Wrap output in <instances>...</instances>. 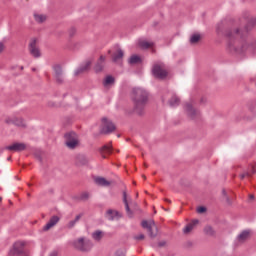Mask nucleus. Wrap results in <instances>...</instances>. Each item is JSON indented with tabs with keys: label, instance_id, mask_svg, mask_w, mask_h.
Returning <instances> with one entry per match:
<instances>
[{
	"label": "nucleus",
	"instance_id": "obj_5",
	"mask_svg": "<svg viewBox=\"0 0 256 256\" xmlns=\"http://www.w3.org/2000/svg\"><path fill=\"white\" fill-rule=\"evenodd\" d=\"M152 74L156 79H165L167 77V70L165 69V64L158 62L153 65Z\"/></svg>",
	"mask_w": 256,
	"mask_h": 256
},
{
	"label": "nucleus",
	"instance_id": "obj_7",
	"mask_svg": "<svg viewBox=\"0 0 256 256\" xmlns=\"http://www.w3.org/2000/svg\"><path fill=\"white\" fill-rule=\"evenodd\" d=\"M115 129L117 128L115 127V124H113L111 120L107 118H102V128L100 130V133H102V135H109V133H113Z\"/></svg>",
	"mask_w": 256,
	"mask_h": 256
},
{
	"label": "nucleus",
	"instance_id": "obj_12",
	"mask_svg": "<svg viewBox=\"0 0 256 256\" xmlns=\"http://www.w3.org/2000/svg\"><path fill=\"white\" fill-rule=\"evenodd\" d=\"M53 69H54V77H55L56 81L58 83H63V81H64L63 69L59 65L54 66Z\"/></svg>",
	"mask_w": 256,
	"mask_h": 256
},
{
	"label": "nucleus",
	"instance_id": "obj_43",
	"mask_svg": "<svg viewBox=\"0 0 256 256\" xmlns=\"http://www.w3.org/2000/svg\"><path fill=\"white\" fill-rule=\"evenodd\" d=\"M250 199H255V196H253V195H250Z\"/></svg>",
	"mask_w": 256,
	"mask_h": 256
},
{
	"label": "nucleus",
	"instance_id": "obj_41",
	"mask_svg": "<svg viewBox=\"0 0 256 256\" xmlns=\"http://www.w3.org/2000/svg\"><path fill=\"white\" fill-rule=\"evenodd\" d=\"M75 33V29H72L71 31H70V35H73Z\"/></svg>",
	"mask_w": 256,
	"mask_h": 256
},
{
	"label": "nucleus",
	"instance_id": "obj_11",
	"mask_svg": "<svg viewBox=\"0 0 256 256\" xmlns=\"http://www.w3.org/2000/svg\"><path fill=\"white\" fill-rule=\"evenodd\" d=\"M185 111L190 119H195V117H199V111L193 109V105L186 103Z\"/></svg>",
	"mask_w": 256,
	"mask_h": 256
},
{
	"label": "nucleus",
	"instance_id": "obj_3",
	"mask_svg": "<svg viewBox=\"0 0 256 256\" xmlns=\"http://www.w3.org/2000/svg\"><path fill=\"white\" fill-rule=\"evenodd\" d=\"M75 249L78 251L87 252L90 249H93V242L90 240H85V238H79L73 242Z\"/></svg>",
	"mask_w": 256,
	"mask_h": 256
},
{
	"label": "nucleus",
	"instance_id": "obj_35",
	"mask_svg": "<svg viewBox=\"0 0 256 256\" xmlns=\"http://www.w3.org/2000/svg\"><path fill=\"white\" fill-rule=\"evenodd\" d=\"M80 199L81 201H87V199H89V193L84 192L80 195Z\"/></svg>",
	"mask_w": 256,
	"mask_h": 256
},
{
	"label": "nucleus",
	"instance_id": "obj_2",
	"mask_svg": "<svg viewBox=\"0 0 256 256\" xmlns=\"http://www.w3.org/2000/svg\"><path fill=\"white\" fill-rule=\"evenodd\" d=\"M149 99V93L143 88H133L132 90V100L134 102V111L138 115H143V109L147 105Z\"/></svg>",
	"mask_w": 256,
	"mask_h": 256
},
{
	"label": "nucleus",
	"instance_id": "obj_16",
	"mask_svg": "<svg viewBox=\"0 0 256 256\" xmlns=\"http://www.w3.org/2000/svg\"><path fill=\"white\" fill-rule=\"evenodd\" d=\"M181 103V99H179V97H177V95L171 93L170 94V99L168 101V104L170 107H179Z\"/></svg>",
	"mask_w": 256,
	"mask_h": 256
},
{
	"label": "nucleus",
	"instance_id": "obj_47",
	"mask_svg": "<svg viewBox=\"0 0 256 256\" xmlns=\"http://www.w3.org/2000/svg\"><path fill=\"white\" fill-rule=\"evenodd\" d=\"M1 199H2V198L0 197V201H1Z\"/></svg>",
	"mask_w": 256,
	"mask_h": 256
},
{
	"label": "nucleus",
	"instance_id": "obj_31",
	"mask_svg": "<svg viewBox=\"0 0 256 256\" xmlns=\"http://www.w3.org/2000/svg\"><path fill=\"white\" fill-rule=\"evenodd\" d=\"M92 237L95 241H101V239L103 238V232L101 230H97L92 234Z\"/></svg>",
	"mask_w": 256,
	"mask_h": 256
},
{
	"label": "nucleus",
	"instance_id": "obj_33",
	"mask_svg": "<svg viewBox=\"0 0 256 256\" xmlns=\"http://www.w3.org/2000/svg\"><path fill=\"white\" fill-rule=\"evenodd\" d=\"M249 27H256V18L250 19L247 26L245 27V33H247V31H249Z\"/></svg>",
	"mask_w": 256,
	"mask_h": 256
},
{
	"label": "nucleus",
	"instance_id": "obj_30",
	"mask_svg": "<svg viewBox=\"0 0 256 256\" xmlns=\"http://www.w3.org/2000/svg\"><path fill=\"white\" fill-rule=\"evenodd\" d=\"M204 233H205V235H208V236H210V237H213V236L215 235V230H214L213 227H211V226H206V227L204 228Z\"/></svg>",
	"mask_w": 256,
	"mask_h": 256
},
{
	"label": "nucleus",
	"instance_id": "obj_29",
	"mask_svg": "<svg viewBox=\"0 0 256 256\" xmlns=\"http://www.w3.org/2000/svg\"><path fill=\"white\" fill-rule=\"evenodd\" d=\"M247 239H249V231L244 230L242 233L239 234L238 241L243 243V241H247Z\"/></svg>",
	"mask_w": 256,
	"mask_h": 256
},
{
	"label": "nucleus",
	"instance_id": "obj_24",
	"mask_svg": "<svg viewBox=\"0 0 256 256\" xmlns=\"http://www.w3.org/2000/svg\"><path fill=\"white\" fill-rule=\"evenodd\" d=\"M199 223V220H193L191 223H189L188 225L185 226V228L183 229V233L187 234V233H191V231H193V228L195 227V225H197Z\"/></svg>",
	"mask_w": 256,
	"mask_h": 256
},
{
	"label": "nucleus",
	"instance_id": "obj_6",
	"mask_svg": "<svg viewBox=\"0 0 256 256\" xmlns=\"http://www.w3.org/2000/svg\"><path fill=\"white\" fill-rule=\"evenodd\" d=\"M66 146L68 149H75L79 145V137L75 132H68L65 134Z\"/></svg>",
	"mask_w": 256,
	"mask_h": 256
},
{
	"label": "nucleus",
	"instance_id": "obj_18",
	"mask_svg": "<svg viewBox=\"0 0 256 256\" xmlns=\"http://www.w3.org/2000/svg\"><path fill=\"white\" fill-rule=\"evenodd\" d=\"M104 64H105V56H100L98 62L94 67V71L96 73H101V71H103Z\"/></svg>",
	"mask_w": 256,
	"mask_h": 256
},
{
	"label": "nucleus",
	"instance_id": "obj_8",
	"mask_svg": "<svg viewBox=\"0 0 256 256\" xmlns=\"http://www.w3.org/2000/svg\"><path fill=\"white\" fill-rule=\"evenodd\" d=\"M142 227L143 229H147L150 237H157V225L155 224V221L144 220L142 221Z\"/></svg>",
	"mask_w": 256,
	"mask_h": 256
},
{
	"label": "nucleus",
	"instance_id": "obj_17",
	"mask_svg": "<svg viewBox=\"0 0 256 256\" xmlns=\"http://www.w3.org/2000/svg\"><path fill=\"white\" fill-rule=\"evenodd\" d=\"M91 68V61L85 62L83 65H81L74 73V75H81V73H85V71H89Z\"/></svg>",
	"mask_w": 256,
	"mask_h": 256
},
{
	"label": "nucleus",
	"instance_id": "obj_37",
	"mask_svg": "<svg viewBox=\"0 0 256 256\" xmlns=\"http://www.w3.org/2000/svg\"><path fill=\"white\" fill-rule=\"evenodd\" d=\"M134 239H136V241H141V240L145 239V235L139 234L138 236H135Z\"/></svg>",
	"mask_w": 256,
	"mask_h": 256
},
{
	"label": "nucleus",
	"instance_id": "obj_39",
	"mask_svg": "<svg viewBox=\"0 0 256 256\" xmlns=\"http://www.w3.org/2000/svg\"><path fill=\"white\" fill-rule=\"evenodd\" d=\"M116 256H125V252L124 251H121V250H118L116 252Z\"/></svg>",
	"mask_w": 256,
	"mask_h": 256
},
{
	"label": "nucleus",
	"instance_id": "obj_14",
	"mask_svg": "<svg viewBox=\"0 0 256 256\" xmlns=\"http://www.w3.org/2000/svg\"><path fill=\"white\" fill-rule=\"evenodd\" d=\"M112 151H113V146L111 144L104 145L102 148H100L101 157H103V159H106L107 158L106 155H111Z\"/></svg>",
	"mask_w": 256,
	"mask_h": 256
},
{
	"label": "nucleus",
	"instance_id": "obj_23",
	"mask_svg": "<svg viewBox=\"0 0 256 256\" xmlns=\"http://www.w3.org/2000/svg\"><path fill=\"white\" fill-rule=\"evenodd\" d=\"M123 203L125 205L127 215H129L131 217L133 215V212H131V208H129V202L127 201V192L126 191L123 192Z\"/></svg>",
	"mask_w": 256,
	"mask_h": 256
},
{
	"label": "nucleus",
	"instance_id": "obj_27",
	"mask_svg": "<svg viewBox=\"0 0 256 256\" xmlns=\"http://www.w3.org/2000/svg\"><path fill=\"white\" fill-rule=\"evenodd\" d=\"M34 19L37 23H45V21H47V16H45L44 14H34Z\"/></svg>",
	"mask_w": 256,
	"mask_h": 256
},
{
	"label": "nucleus",
	"instance_id": "obj_13",
	"mask_svg": "<svg viewBox=\"0 0 256 256\" xmlns=\"http://www.w3.org/2000/svg\"><path fill=\"white\" fill-rule=\"evenodd\" d=\"M59 219V216H52L48 223L44 226L43 230L49 231V229L55 227V225L59 223Z\"/></svg>",
	"mask_w": 256,
	"mask_h": 256
},
{
	"label": "nucleus",
	"instance_id": "obj_20",
	"mask_svg": "<svg viewBox=\"0 0 256 256\" xmlns=\"http://www.w3.org/2000/svg\"><path fill=\"white\" fill-rule=\"evenodd\" d=\"M96 185H99L100 187H109L111 185V181L103 178V177H97L95 178Z\"/></svg>",
	"mask_w": 256,
	"mask_h": 256
},
{
	"label": "nucleus",
	"instance_id": "obj_22",
	"mask_svg": "<svg viewBox=\"0 0 256 256\" xmlns=\"http://www.w3.org/2000/svg\"><path fill=\"white\" fill-rule=\"evenodd\" d=\"M111 85H115V77L108 75L105 77L103 81V86L104 87H111Z\"/></svg>",
	"mask_w": 256,
	"mask_h": 256
},
{
	"label": "nucleus",
	"instance_id": "obj_32",
	"mask_svg": "<svg viewBox=\"0 0 256 256\" xmlns=\"http://www.w3.org/2000/svg\"><path fill=\"white\" fill-rule=\"evenodd\" d=\"M81 219V214L77 215L76 218L68 223V229H73L77 222Z\"/></svg>",
	"mask_w": 256,
	"mask_h": 256
},
{
	"label": "nucleus",
	"instance_id": "obj_40",
	"mask_svg": "<svg viewBox=\"0 0 256 256\" xmlns=\"http://www.w3.org/2000/svg\"><path fill=\"white\" fill-rule=\"evenodd\" d=\"M50 256H57V252H52Z\"/></svg>",
	"mask_w": 256,
	"mask_h": 256
},
{
	"label": "nucleus",
	"instance_id": "obj_28",
	"mask_svg": "<svg viewBox=\"0 0 256 256\" xmlns=\"http://www.w3.org/2000/svg\"><path fill=\"white\" fill-rule=\"evenodd\" d=\"M128 63L130 65H137V63H141V57H139L138 55H132L128 60Z\"/></svg>",
	"mask_w": 256,
	"mask_h": 256
},
{
	"label": "nucleus",
	"instance_id": "obj_19",
	"mask_svg": "<svg viewBox=\"0 0 256 256\" xmlns=\"http://www.w3.org/2000/svg\"><path fill=\"white\" fill-rule=\"evenodd\" d=\"M254 173H256V164L250 165L248 170L240 175V179H244L245 177H251V175H253Z\"/></svg>",
	"mask_w": 256,
	"mask_h": 256
},
{
	"label": "nucleus",
	"instance_id": "obj_15",
	"mask_svg": "<svg viewBox=\"0 0 256 256\" xmlns=\"http://www.w3.org/2000/svg\"><path fill=\"white\" fill-rule=\"evenodd\" d=\"M119 217L121 216L117 210L109 209L106 212V219H108V221H114V219H119Z\"/></svg>",
	"mask_w": 256,
	"mask_h": 256
},
{
	"label": "nucleus",
	"instance_id": "obj_21",
	"mask_svg": "<svg viewBox=\"0 0 256 256\" xmlns=\"http://www.w3.org/2000/svg\"><path fill=\"white\" fill-rule=\"evenodd\" d=\"M125 55V53L123 52V50L118 49L113 55H112V61H114V63H119V61H121L123 59V56Z\"/></svg>",
	"mask_w": 256,
	"mask_h": 256
},
{
	"label": "nucleus",
	"instance_id": "obj_26",
	"mask_svg": "<svg viewBox=\"0 0 256 256\" xmlns=\"http://www.w3.org/2000/svg\"><path fill=\"white\" fill-rule=\"evenodd\" d=\"M13 125H16V127H27V124H25V120L22 118H14L12 120Z\"/></svg>",
	"mask_w": 256,
	"mask_h": 256
},
{
	"label": "nucleus",
	"instance_id": "obj_10",
	"mask_svg": "<svg viewBox=\"0 0 256 256\" xmlns=\"http://www.w3.org/2000/svg\"><path fill=\"white\" fill-rule=\"evenodd\" d=\"M5 149L7 151H14L16 153H19L21 151H25L27 149V145H25V143L16 142L10 146H6Z\"/></svg>",
	"mask_w": 256,
	"mask_h": 256
},
{
	"label": "nucleus",
	"instance_id": "obj_34",
	"mask_svg": "<svg viewBox=\"0 0 256 256\" xmlns=\"http://www.w3.org/2000/svg\"><path fill=\"white\" fill-rule=\"evenodd\" d=\"M201 39V35L199 34H193L190 38V43H198V41Z\"/></svg>",
	"mask_w": 256,
	"mask_h": 256
},
{
	"label": "nucleus",
	"instance_id": "obj_9",
	"mask_svg": "<svg viewBox=\"0 0 256 256\" xmlns=\"http://www.w3.org/2000/svg\"><path fill=\"white\" fill-rule=\"evenodd\" d=\"M29 51L30 54L35 57L36 59H38V57H41V51L39 50V48L37 47V39L33 38L30 41L29 44Z\"/></svg>",
	"mask_w": 256,
	"mask_h": 256
},
{
	"label": "nucleus",
	"instance_id": "obj_42",
	"mask_svg": "<svg viewBox=\"0 0 256 256\" xmlns=\"http://www.w3.org/2000/svg\"><path fill=\"white\" fill-rule=\"evenodd\" d=\"M163 245H165V242H161V243L159 244L160 247H163Z\"/></svg>",
	"mask_w": 256,
	"mask_h": 256
},
{
	"label": "nucleus",
	"instance_id": "obj_38",
	"mask_svg": "<svg viewBox=\"0 0 256 256\" xmlns=\"http://www.w3.org/2000/svg\"><path fill=\"white\" fill-rule=\"evenodd\" d=\"M5 51V44L3 42H0V53H3Z\"/></svg>",
	"mask_w": 256,
	"mask_h": 256
},
{
	"label": "nucleus",
	"instance_id": "obj_25",
	"mask_svg": "<svg viewBox=\"0 0 256 256\" xmlns=\"http://www.w3.org/2000/svg\"><path fill=\"white\" fill-rule=\"evenodd\" d=\"M138 45L141 49H149L150 47H153L154 43L147 40H139Z\"/></svg>",
	"mask_w": 256,
	"mask_h": 256
},
{
	"label": "nucleus",
	"instance_id": "obj_45",
	"mask_svg": "<svg viewBox=\"0 0 256 256\" xmlns=\"http://www.w3.org/2000/svg\"><path fill=\"white\" fill-rule=\"evenodd\" d=\"M8 161H11V157H8Z\"/></svg>",
	"mask_w": 256,
	"mask_h": 256
},
{
	"label": "nucleus",
	"instance_id": "obj_46",
	"mask_svg": "<svg viewBox=\"0 0 256 256\" xmlns=\"http://www.w3.org/2000/svg\"><path fill=\"white\" fill-rule=\"evenodd\" d=\"M32 71H35V68H33Z\"/></svg>",
	"mask_w": 256,
	"mask_h": 256
},
{
	"label": "nucleus",
	"instance_id": "obj_1",
	"mask_svg": "<svg viewBox=\"0 0 256 256\" xmlns=\"http://www.w3.org/2000/svg\"><path fill=\"white\" fill-rule=\"evenodd\" d=\"M228 38V49L230 53L241 55L247 49V42L243 39V33L241 30L236 29L234 31H228L226 33Z\"/></svg>",
	"mask_w": 256,
	"mask_h": 256
},
{
	"label": "nucleus",
	"instance_id": "obj_44",
	"mask_svg": "<svg viewBox=\"0 0 256 256\" xmlns=\"http://www.w3.org/2000/svg\"><path fill=\"white\" fill-rule=\"evenodd\" d=\"M223 195H227V192H225V190H223Z\"/></svg>",
	"mask_w": 256,
	"mask_h": 256
},
{
	"label": "nucleus",
	"instance_id": "obj_36",
	"mask_svg": "<svg viewBox=\"0 0 256 256\" xmlns=\"http://www.w3.org/2000/svg\"><path fill=\"white\" fill-rule=\"evenodd\" d=\"M205 211H207V208L200 206L197 208V213H205Z\"/></svg>",
	"mask_w": 256,
	"mask_h": 256
},
{
	"label": "nucleus",
	"instance_id": "obj_4",
	"mask_svg": "<svg viewBox=\"0 0 256 256\" xmlns=\"http://www.w3.org/2000/svg\"><path fill=\"white\" fill-rule=\"evenodd\" d=\"M10 256H29V253L25 251V242H15L13 248L9 252Z\"/></svg>",
	"mask_w": 256,
	"mask_h": 256
}]
</instances>
